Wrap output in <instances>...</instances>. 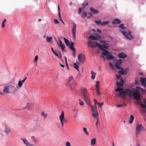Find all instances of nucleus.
Segmentation results:
<instances>
[{"label": "nucleus", "instance_id": "2", "mask_svg": "<svg viewBox=\"0 0 146 146\" xmlns=\"http://www.w3.org/2000/svg\"><path fill=\"white\" fill-rule=\"evenodd\" d=\"M17 90L16 87L12 85H7L4 87L3 91L6 94L14 93Z\"/></svg>", "mask_w": 146, "mask_h": 146}, {"label": "nucleus", "instance_id": "37", "mask_svg": "<svg viewBox=\"0 0 146 146\" xmlns=\"http://www.w3.org/2000/svg\"><path fill=\"white\" fill-rule=\"evenodd\" d=\"M110 23L109 21H105L102 23V26H105L108 24Z\"/></svg>", "mask_w": 146, "mask_h": 146}, {"label": "nucleus", "instance_id": "15", "mask_svg": "<svg viewBox=\"0 0 146 146\" xmlns=\"http://www.w3.org/2000/svg\"><path fill=\"white\" fill-rule=\"evenodd\" d=\"M59 44H58V46H60L62 50H63L65 48V46L60 39H58Z\"/></svg>", "mask_w": 146, "mask_h": 146}, {"label": "nucleus", "instance_id": "60", "mask_svg": "<svg viewBox=\"0 0 146 146\" xmlns=\"http://www.w3.org/2000/svg\"><path fill=\"white\" fill-rule=\"evenodd\" d=\"M98 123H99L98 119V118H97V121L96 123V125L97 127L98 126Z\"/></svg>", "mask_w": 146, "mask_h": 146}, {"label": "nucleus", "instance_id": "59", "mask_svg": "<svg viewBox=\"0 0 146 146\" xmlns=\"http://www.w3.org/2000/svg\"><path fill=\"white\" fill-rule=\"evenodd\" d=\"M116 78H117V79H118L120 78L121 76H120V75L119 74L118 75H116Z\"/></svg>", "mask_w": 146, "mask_h": 146}, {"label": "nucleus", "instance_id": "17", "mask_svg": "<svg viewBox=\"0 0 146 146\" xmlns=\"http://www.w3.org/2000/svg\"><path fill=\"white\" fill-rule=\"evenodd\" d=\"M90 10L94 14H98L99 13V11L98 10L95 9L93 7L90 8Z\"/></svg>", "mask_w": 146, "mask_h": 146}, {"label": "nucleus", "instance_id": "45", "mask_svg": "<svg viewBox=\"0 0 146 146\" xmlns=\"http://www.w3.org/2000/svg\"><path fill=\"white\" fill-rule=\"evenodd\" d=\"M125 105V104H118L117 105L116 107L117 108H121L122 107H123Z\"/></svg>", "mask_w": 146, "mask_h": 146}, {"label": "nucleus", "instance_id": "44", "mask_svg": "<svg viewBox=\"0 0 146 146\" xmlns=\"http://www.w3.org/2000/svg\"><path fill=\"white\" fill-rule=\"evenodd\" d=\"M109 65L113 70H114V69L115 67L113 66L112 63L111 62L109 63Z\"/></svg>", "mask_w": 146, "mask_h": 146}, {"label": "nucleus", "instance_id": "13", "mask_svg": "<svg viewBox=\"0 0 146 146\" xmlns=\"http://www.w3.org/2000/svg\"><path fill=\"white\" fill-rule=\"evenodd\" d=\"M21 140L23 141V143L26 146H33V145L28 142L26 138L23 139L21 138Z\"/></svg>", "mask_w": 146, "mask_h": 146}, {"label": "nucleus", "instance_id": "4", "mask_svg": "<svg viewBox=\"0 0 146 146\" xmlns=\"http://www.w3.org/2000/svg\"><path fill=\"white\" fill-rule=\"evenodd\" d=\"M129 96L132 95L133 98L137 100H139L141 99V94L137 90L133 88L132 90L130 89Z\"/></svg>", "mask_w": 146, "mask_h": 146}, {"label": "nucleus", "instance_id": "24", "mask_svg": "<svg viewBox=\"0 0 146 146\" xmlns=\"http://www.w3.org/2000/svg\"><path fill=\"white\" fill-rule=\"evenodd\" d=\"M96 138L92 139L91 140V145H94L96 144Z\"/></svg>", "mask_w": 146, "mask_h": 146}, {"label": "nucleus", "instance_id": "43", "mask_svg": "<svg viewBox=\"0 0 146 146\" xmlns=\"http://www.w3.org/2000/svg\"><path fill=\"white\" fill-rule=\"evenodd\" d=\"M119 27L122 29H125V28L124 27V25L123 24H122L120 25H119Z\"/></svg>", "mask_w": 146, "mask_h": 146}, {"label": "nucleus", "instance_id": "7", "mask_svg": "<svg viewBox=\"0 0 146 146\" xmlns=\"http://www.w3.org/2000/svg\"><path fill=\"white\" fill-rule=\"evenodd\" d=\"M59 119L60 121L62 126L63 127L64 125V122L65 123L67 122V120L65 118L64 111H62L60 115L59 116Z\"/></svg>", "mask_w": 146, "mask_h": 146}, {"label": "nucleus", "instance_id": "42", "mask_svg": "<svg viewBox=\"0 0 146 146\" xmlns=\"http://www.w3.org/2000/svg\"><path fill=\"white\" fill-rule=\"evenodd\" d=\"M6 21L7 20L6 19H5L3 21L1 26V27L2 28L4 27L5 26V23L6 22Z\"/></svg>", "mask_w": 146, "mask_h": 146}, {"label": "nucleus", "instance_id": "11", "mask_svg": "<svg viewBox=\"0 0 146 146\" xmlns=\"http://www.w3.org/2000/svg\"><path fill=\"white\" fill-rule=\"evenodd\" d=\"M91 111L93 117L95 118H97L98 115L97 110H94V106H91Z\"/></svg>", "mask_w": 146, "mask_h": 146}, {"label": "nucleus", "instance_id": "5", "mask_svg": "<svg viewBox=\"0 0 146 146\" xmlns=\"http://www.w3.org/2000/svg\"><path fill=\"white\" fill-rule=\"evenodd\" d=\"M109 46L108 45V44L107 43L103 44L99 48L101 50H103L102 54L105 56H108L109 55L111 54V53L108 51L106 50L105 48L108 49Z\"/></svg>", "mask_w": 146, "mask_h": 146}, {"label": "nucleus", "instance_id": "6", "mask_svg": "<svg viewBox=\"0 0 146 146\" xmlns=\"http://www.w3.org/2000/svg\"><path fill=\"white\" fill-rule=\"evenodd\" d=\"M121 32L127 39L131 40L133 38V37L132 35V33L131 31H129L125 32L121 31Z\"/></svg>", "mask_w": 146, "mask_h": 146}, {"label": "nucleus", "instance_id": "20", "mask_svg": "<svg viewBox=\"0 0 146 146\" xmlns=\"http://www.w3.org/2000/svg\"><path fill=\"white\" fill-rule=\"evenodd\" d=\"M121 23V21L119 19H114L112 23L113 24H120Z\"/></svg>", "mask_w": 146, "mask_h": 146}, {"label": "nucleus", "instance_id": "1", "mask_svg": "<svg viewBox=\"0 0 146 146\" xmlns=\"http://www.w3.org/2000/svg\"><path fill=\"white\" fill-rule=\"evenodd\" d=\"M124 80L122 78H120V82H117L116 83V85L118 86V88L115 90L116 92H120L119 93V95L121 96L123 99H125L126 98V95H127L129 96L130 89H124L123 90V86L124 84Z\"/></svg>", "mask_w": 146, "mask_h": 146}, {"label": "nucleus", "instance_id": "57", "mask_svg": "<svg viewBox=\"0 0 146 146\" xmlns=\"http://www.w3.org/2000/svg\"><path fill=\"white\" fill-rule=\"evenodd\" d=\"M96 91L99 90L100 87L99 86H96Z\"/></svg>", "mask_w": 146, "mask_h": 146}, {"label": "nucleus", "instance_id": "23", "mask_svg": "<svg viewBox=\"0 0 146 146\" xmlns=\"http://www.w3.org/2000/svg\"><path fill=\"white\" fill-rule=\"evenodd\" d=\"M41 114L42 117L45 119H46L47 117L48 114L44 111L41 112Z\"/></svg>", "mask_w": 146, "mask_h": 146}, {"label": "nucleus", "instance_id": "47", "mask_svg": "<svg viewBox=\"0 0 146 146\" xmlns=\"http://www.w3.org/2000/svg\"><path fill=\"white\" fill-rule=\"evenodd\" d=\"M92 15L91 13H88V14H87V17L88 18H90L91 17H92Z\"/></svg>", "mask_w": 146, "mask_h": 146}, {"label": "nucleus", "instance_id": "32", "mask_svg": "<svg viewBox=\"0 0 146 146\" xmlns=\"http://www.w3.org/2000/svg\"><path fill=\"white\" fill-rule=\"evenodd\" d=\"M91 73L92 74L91 78L92 79H93L95 78V75L96 74V73L94 72L93 71H92L91 72Z\"/></svg>", "mask_w": 146, "mask_h": 146}, {"label": "nucleus", "instance_id": "62", "mask_svg": "<svg viewBox=\"0 0 146 146\" xmlns=\"http://www.w3.org/2000/svg\"><path fill=\"white\" fill-rule=\"evenodd\" d=\"M94 110H97L96 104H94Z\"/></svg>", "mask_w": 146, "mask_h": 146}, {"label": "nucleus", "instance_id": "29", "mask_svg": "<svg viewBox=\"0 0 146 146\" xmlns=\"http://www.w3.org/2000/svg\"><path fill=\"white\" fill-rule=\"evenodd\" d=\"M63 39L66 44V45L67 46L69 45L70 44L69 40L67 39L66 38L64 37L63 38Z\"/></svg>", "mask_w": 146, "mask_h": 146}, {"label": "nucleus", "instance_id": "25", "mask_svg": "<svg viewBox=\"0 0 146 146\" xmlns=\"http://www.w3.org/2000/svg\"><path fill=\"white\" fill-rule=\"evenodd\" d=\"M38 56L37 55H36L34 59H33V61L34 63L37 64L38 62Z\"/></svg>", "mask_w": 146, "mask_h": 146}, {"label": "nucleus", "instance_id": "34", "mask_svg": "<svg viewBox=\"0 0 146 146\" xmlns=\"http://www.w3.org/2000/svg\"><path fill=\"white\" fill-rule=\"evenodd\" d=\"M52 37L47 36L46 38V41L48 42H49L52 39Z\"/></svg>", "mask_w": 146, "mask_h": 146}, {"label": "nucleus", "instance_id": "40", "mask_svg": "<svg viewBox=\"0 0 146 146\" xmlns=\"http://www.w3.org/2000/svg\"><path fill=\"white\" fill-rule=\"evenodd\" d=\"M89 38L92 40H97L98 39L96 37L93 35L90 36H89Z\"/></svg>", "mask_w": 146, "mask_h": 146}, {"label": "nucleus", "instance_id": "14", "mask_svg": "<svg viewBox=\"0 0 146 146\" xmlns=\"http://www.w3.org/2000/svg\"><path fill=\"white\" fill-rule=\"evenodd\" d=\"M143 126L141 125H137L136 128V134H138L140 132Z\"/></svg>", "mask_w": 146, "mask_h": 146}, {"label": "nucleus", "instance_id": "61", "mask_svg": "<svg viewBox=\"0 0 146 146\" xmlns=\"http://www.w3.org/2000/svg\"><path fill=\"white\" fill-rule=\"evenodd\" d=\"M99 83H100L99 81H96V86H99Z\"/></svg>", "mask_w": 146, "mask_h": 146}, {"label": "nucleus", "instance_id": "39", "mask_svg": "<svg viewBox=\"0 0 146 146\" xmlns=\"http://www.w3.org/2000/svg\"><path fill=\"white\" fill-rule=\"evenodd\" d=\"M81 16L83 18H84L85 17H87V14L86 12H84L83 13V14Z\"/></svg>", "mask_w": 146, "mask_h": 146}, {"label": "nucleus", "instance_id": "54", "mask_svg": "<svg viewBox=\"0 0 146 146\" xmlns=\"http://www.w3.org/2000/svg\"><path fill=\"white\" fill-rule=\"evenodd\" d=\"M54 22L55 24H58L59 23V22L56 19H54Z\"/></svg>", "mask_w": 146, "mask_h": 146}, {"label": "nucleus", "instance_id": "64", "mask_svg": "<svg viewBox=\"0 0 146 146\" xmlns=\"http://www.w3.org/2000/svg\"><path fill=\"white\" fill-rule=\"evenodd\" d=\"M94 104H97L98 103L96 100V99H94Z\"/></svg>", "mask_w": 146, "mask_h": 146}, {"label": "nucleus", "instance_id": "56", "mask_svg": "<svg viewBox=\"0 0 146 146\" xmlns=\"http://www.w3.org/2000/svg\"><path fill=\"white\" fill-rule=\"evenodd\" d=\"M82 9H83L82 7V8H80L79 9V10H78V13L80 14L81 13L82 11Z\"/></svg>", "mask_w": 146, "mask_h": 146}, {"label": "nucleus", "instance_id": "36", "mask_svg": "<svg viewBox=\"0 0 146 146\" xmlns=\"http://www.w3.org/2000/svg\"><path fill=\"white\" fill-rule=\"evenodd\" d=\"M113 57L112 55H109L107 57V58L108 60L113 59Z\"/></svg>", "mask_w": 146, "mask_h": 146}, {"label": "nucleus", "instance_id": "26", "mask_svg": "<svg viewBox=\"0 0 146 146\" xmlns=\"http://www.w3.org/2000/svg\"><path fill=\"white\" fill-rule=\"evenodd\" d=\"M84 132L86 134L87 136L89 135V133L87 130V129L86 127H84L83 129Z\"/></svg>", "mask_w": 146, "mask_h": 146}, {"label": "nucleus", "instance_id": "48", "mask_svg": "<svg viewBox=\"0 0 146 146\" xmlns=\"http://www.w3.org/2000/svg\"><path fill=\"white\" fill-rule=\"evenodd\" d=\"M73 77L72 76H71L69 77L68 81L71 82V81L73 80Z\"/></svg>", "mask_w": 146, "mask_h": 146}, {"label": "nucleus", "instance_id": "53", "mask_svg": "<svg viewBox=\"0 0 146 146\" xmlns=\"http://www.w3.org/2000/svg\"><path fill=\"white\" fill-rule=\"evenodd\" d=\"M66 146H71L70 143L68 141L66 142Z\"/></svg>", "mask_w": 146, "mask_h": 146}, {"label": "nucleus", "instance_id": "31", "mask_svg": "<svg viewBox=\"0 0 146 146\" xmlns=\"http://www.w3.org/2000/svg\"><path fill=\"white\" fill-rule=\"evenodd\" d=\"M74 43L73 42H71L70 44V49L72 50H74L75 49L74 48Z\"/></svg>", "mask_w": 146, "mask_h": 146}, {"label": "nucleus", "instance_id": "51", "mask_svg": "<svg viewBox=\"0 0 146 146\" xmlns=\"http://www.w3.org/2000/svg\"><path fill=\"white\" fill-rule=\"evenodd\" d=\"M140 106H141V108H142L144 109H145L146 108V106L145 105L143 104H141Z\"/></svg>", "mask_w": 146, "mask_h": 146}, {"label": "nucleus", "instance_id": "55", "mask_svg": "<svg viewBox=\"0 0 146 146\" xmlns=\"http://www.w3.org/2000/svg\"><path fill=\"white\" fill-rule=\"evenodd\" d=\"M103 103H98V104L100 107H101L103 105Z\"/></svg>", "mask_w": 146, "mask_h": 146}, {"label": "nucleus", "instance_id": "33", "mask_svg": "<svg viewBox=\"0 0 146 146\" xmlns=\"http://www.w3.org/2000/svg\"><path fill=\"white\" fill-rule=\"evenodd\" d=\"M119 74V75H120V76H121L124 74H125V71L122 70V71H118V72Z\"/></svg>", "mask_w": 146, "mask_h": 146}, {"label": "nucleus", "instance_id": "46", "mask_svg": "<svg viewBox=\"0 0 146 146\" xmlns=\"http://www.w3.org/2000/svg\"><path fill=\"white\" fill-rule=\"evenodd\" d=\"M23 83L20 80L18 82V86L19 87L22 86L23 85Z\"/></svg>", "mask_w": 146, "mask_h": 146}, {"label": "nucleus", "instance_id": "58", "mask_svg": "<svg viewBox=\"0 0 146 146\" xmlns=\"http://www.w3.org/2000/svg\"><path fill=\"white\" fill-rule=\"evenodd\" d=\"M96 91L97 94L98 96H100V92L99 90H97Z\"/></svg>", "mask_w": 146, "mask_h": 146}, {"label": "nucleus", "instance_id": "3", "mask_svg": "<svg viewBox=\"0 0 146 146\" xmlns=\"http://www.w3.org/2000/svg\"><path fill=\"white\" fill-rule=\"evenodd\" d=\"M81 91L82 96L84 100L88 105L91 106V103L89 99L87 89L84 87H82L81 88Z\"/></svg>", "mask_w": 146, "mask_h": 146}, {"label": "nucleus", "instance_id": "22", "mask_svg": "<svg viewBox=\"0 0 146 146\" xmlns=\"http://www.w3.org/2000/svg\"><path fill=\"white\" fill-rule=\"evenodd\" d=\"M24 108H27L29 110H31L32 109V105L30 103H28L26 106Z\"/></svg>", "mask_w": 146, "mask_h": 146}, {"label": "nucleus", "instance_id": "41", "mask_svg": "<svg viewBox=\"0 0 146 146\" xmlns=\"http://www.w3.org/2000/svg\"><path fill=\"white\" fill-rule=\"evenodd\" d=\"M74 68H76L78 71H79V66L76 63H74Z\"/></svg>", "mask_w": 146, "mask_h": 146}, {"label": "nucleus", "instance_id": "30", "mask_svg": "<svg viewBox=\"0 0 146 146\" xmlns=\"http://www.w3.org/2000/svg\"><path fill=\"white\" fill-rule=\"evenodd\" d=\"M134 117L132 115H131L130 116V120L129 121V123L130 124H131L133 122V121L134 120Z\"/></svg>", "mask_w": 146, "mask_h": 146}, {"label": "nucleus", "instance_id": "27", "mask_svg": "<svg viewBox=\"0 0 146 146\" xmlns=\"http://www.w3.org/2000/svg\"><path fill=\"white\" fill-rule=\"evenodd\" d=\"M67 85L70 89H72L71 82L68 81L67 83Z\"/></svg>", "mask_w": 146, "mask_h": 146}, {"label": "nucleus", "instance_id": "12", "mask_svg": "<svg viewBox=\"0 0 146 146\" xmlns=\"http://www.w3.org/2000/svg\"><path fill=\"white\" fill-rule=\"evenodd\" d=\"M76 25L73 23V27L72 29V34L73 38L75 39L76 37Z\"/></svg>", "mask_w": 146, "mask_h": 146}, {"label": "nucleus", "instance_id": "63", "mask_svg": "<svg viewBox=\"0 0 146 146\" xmlns=\"http://www.w3.org/2000/svg\"><path fill=\"white\" fill-rule=\"evenodd\" d=\"M51 49L53 52L54 53V54L56 52L54 50L53 48L52 47L51 48Z\"/></svg>", "mask_w": 146, "mask_h": 146}, {"label": "nucleus", "instance_id": "18", "mask_svg": "<svg viewBox=\"0 0 146 146\" xmlns=\"http://www.w3.org/2000/svg\"><path fill=\"white\" fill-rule=\"evenodd\" d=\"M140 82L142 84V85L143 86L146 83V78L141 77L140 79Z\"/></svg>", "mask_w": 146, "mask_h": 146}, {"label": "nucleus", "instance_id": "16", "mask_svg": "<svg viewBox=\"0 0 146 146\" xmlns=\"http://www.w3.org/2000/svg\"><path fill=\"white\" fill-rule=\"evenodd\" d=\"M58 15L59 17V19L62 22L63 24L64 25H65V23L63 21L62 19V18L61 14H60V5L59 4L58 5Z\"/></svg>", "mask_w": 146, "mask_h": 146}, {"label": "nucleus", "instance_id": "21", "mask_svg": "<svg viewBox=\"0 0 146 146\" xmlns=\"http://www.w3.org/2000/svg\"><path fill=\"white\" fill-rule=\"evenodd\" d=\"M31 138L34 143H38V139L35 136H31Z\"/></svg>", "mask_w": 146, "mask_h": 146}, {"label": "nucleus", "instance_id": "38", "mask_svg": "<svg viewBox=\"0 0 146 146\" xmlns=\"http://www.w3.org/2000/svg\"><path fill=\"white\" fill-rule=\"evenodd\" d=\"M88 3L87 2H85L82 4V8L84 9L85 8L86 6H88Z\"/></svg>", "mask_w": 146, "mask_h": 146}, {"label": "nucleus", "instance_id": "28", "mask_svg": "<svg viewBox=\"0 0 146 146\" xmlns=\"http://www.w3.org/2000/svg\"><path fill=\"white\" fill-rule=\"evenodd\" d=\"M56 56L59 58L60 59H61L62 58V56L60 52H58V53L56 52L54 54Z\"/></svg>", "mask_w": 146, "mask_h": 146}, {"label": "nucleus", "instance_id": "19", "mask_svg": "<svg viewBox=\"0 0 146 146\" xmlns=\"http://www.w3.org/2000/svg\"><path fill=\"white\" fill-rule=\"evenodd\" d=\"M118 56L120 58H124L127 57V55L123 52L118 54Z\"/></svg>", "mask_w": 146, "mask_h": 146}, {"label": "nucleus", "instance_id": "8", "mask_svg": "<svg viewBox=\"0 0 146 146\" xmlns=\"http://www.w3.org/2000/svg\"><path fill=\"white\" fill-rule=\"evenodd\" d=\"M88 46L89 47L94 48L96 47H100L101 45L98 44L97 42L93 41L92 40H90L88 42Z\"/></svg>", "mask_w": 146, "mask_h": 146}, {"label": "nucleus", "instance_id": "35", "mask_svg": "<svg viewBox=\"0 0 146 146\" xmlns=\"http://www.w3.org/2000/svg\"><path fill=\"white\" fill-rule=\"evenodd\" d=\"M11 132V130L9 129L6 127L5 130V132L6 134H8Z\"/></svg>", "mask_w": 146, "mask_h": 146}, {"label": "nucleus", "instance_id": "52", "mask_svg": "<svg viewBox=\"0 0 146 146\" xmlns=\"http://www.w3.org/2000/svg\"><path fill=\"white\" fill-rule=\"evenodd\" d=\"M79 101H80L79 104L81 106H83L84 105V103L81 100H79Z\"/></svg>", "mask_w": 146, "mask_h": 146}, {"label": "nucleus", "instance_id": "49", "mask_svg": "<svg viewBox=\"0 0 146 146\" xmlns=\"http://www.w3.org/2000/svg\"><path fill=\"white\" fill-rule=\"evenodd\" d=\"M95 22L98 25H99L100 24L102 25V23L100 21H95Z\"/></svg>", "mask_w": 146, "mask_h": 146}, {"label": "nucleus", "instance_id": "50", "mask_svg": "<svg viewBox=\"0 0 146 146\" xmlns=\"http://www.w3.org/2000/svg\"><path fill=\"white\" fill-rule=\"evenodd\" d=\"M73 50V52H72L73 56L74 57H75L76 56V51H75V49H74V50Z\"/></svg>", "mask_w": 146, "mask_h": 146}, {"label": "nucleus", "instance_id": "9", "mask_svg": "<svg viewBox=\"0 0 146 146\" xmlns=\"http://www.w3.org/2000/svg\"><path fill=\"white\" fill-rule=\"evenodd\" d=\"M115 65L116 68L119 70H123V69L120 66L122 62V60L121 59L119 60H115Z\"/></svg>", "mask_w": 146, "mask_h": 146}, {"label": "nucleus", "instance_id": "10", "mask_svg": "<svg viewBox=\"0 0 146 146\" xmlns=\"http://www.w3.org/2000/svg\"><path fill=\"white\" fill-rule=\"evenodd\" d=\"M78 59L80 63H83L86 60V57L84 54H80L78 56Z\"/></svg>", "mask_w": 146, "mask_h": 146}]
</instances>
